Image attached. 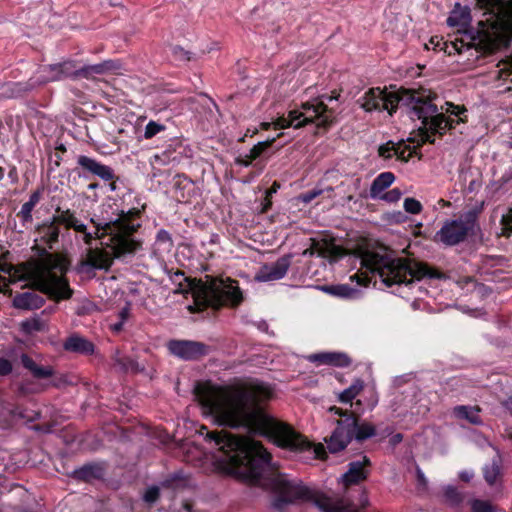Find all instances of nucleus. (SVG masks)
<instances>
[{"label":"nucleus","instance_id":"7","mask_svg":"<svg viewBox=\"0 0 512 512\" xmlns=\"http://www.w3.org/2000/svg\"><path fill=\"white\" fill-rule=\"evenodd\" d=\"M477 5L486 18L479 22L480 28L473 37L476 49L492 53L508 46L512 42V0H477Z\"/></svg>","mask_w":512,"mask_h":512},{"label":"nucleus","instance_id":"49","mask_svg":"<svg viewBox=\"0 0 512 512\" xmlns=\"http://www.w3.org/2000/svg\"><path fill=\"white\" fill-rule=\"evenodd\" d=\"M39 201H40V193L38 191H36L30 195V198L27 201V203H29L35 207Z\"/></svg>","mask_w":512,"mask_h":512},{"label":"nucleus","instance_id":"1","mask_svg":"<svg viewBox=\"0 0 512 512\" xmlns=\"http://www.w3.org/2000/svg\"><path fill=\"white\" fill-rule=\"evenodd\" d=\"M206 438L218 447L221 454L217 460L228 474L252 483L266 480L276 494L273 506L278 510L302 502H312L322 512H346L352 507V503L344 498L334 501L302 481L281 473L260 442L223 431L208 432Z\"/></svg>","mask_w":512,"mask_h":512},{"label":"nucleus","instance_id":"27","mask_svg":"<svg viewBox=\"0 0 512 512\" xmlns=\"http://www.w3.org/2000/svg\"><path fill=\"white\" fill-rule=\"evenodd\" d=\"M323 290L330 295L343 299H357L361 296L359 289L353 288L348 284L324 286Z\"/></svg>","mask_w":512,"mask_h":512},{"label":"nucleus","instance_id":"61","mask_svg":"<svg viewBox=\"0 0 512 512\" xmlns=\"http://www.w3.org/2000/svg\"><path fill=\"white\" fill-rule=\"evenodd\" d=\"M508 145L510 148H512V137L510 138L509 142H508Z\"/></svg>","mask_w":512,"mask_h":512},{"label":"nucleus","instance_id":"57","mask_svg":"<svg viewBox=\"0 0 512 512\" xmlns=\"http://www.w3.org/2000/svg\"><path fill=\"white\" fill-rule=\"evenodd\" d=\"M123 322L119 321L118 323L113 324L112 328L114 331H120L122 329Z\"/></svg>","mask_w":512,"mask_h":512},{"label":"nucleus","instance_id":"45","mask_svg":"<svg viewBox=\"0 0 512 512\" xmlns=\"http://www.w3.org/2000/svg\"><path fill=\"white\" fill-rule=\"evenodd\" d=\"M12 371V364L9 360L0 358V375H7Z\"/></svg>","mask_w":512,"mask_h":512},{"label":"nucleus","instance_id":"20","mask_svg":"<svg viewBox=\"0 0 512 512\" xmlns=\"http://www.w3.org/2000/svg\"><path fill=\"white\" fill-rule=\"evenodd\" d=\"M45 299L35 291H27L15 295L13 306L22 310H33L43 306Z\"/></svg>","mask_w":512,"mask_h":512},{"label":"nucleus","instance_id":"21","mask_svg":"<svg viewBox=\"0 0 512 512\" xmlns=\"http://www.w3.org/2000/svg\"><path fill=\"white\" fill-rule=\"evenodd\" d=\"M52 219L59 226L63 224L67 229H73L74 231H85V224L80 222L75 213L69 209L62 210L57 208Z\"/></svg>","mask_w":512,"mask_h":512},{"label":"nucleus","instance_id":"54","mask_svg":"<svg viewBox=\"0 0 512 512\" xmlns=\"http://www.w3.org/2000/svg\"><path fill=\"white\" fill-rule=\"evenodd\" d=\"M417 477H418V481L420 483L425 484L426 479H425L424 473L420 469L417 470Z\"/></svg>","mask_w":512,"mask_h":512},{"label":"nucleus","instance_id":"48","mask_svg":"<svg viewBox=\"0 0 512 512\" xmlns=\"http://www.w3.org/2000/svg\"><path fill=\"white\" fill-rule=\"evenodd\" d=\"M313 453L315 454V457L319 459H324L326 455L325 447L322 444H318L313 447Z\"/></svg>","mask_w":512,"mask_h":512},{"label":"nucleus","instance_id":"37","mask_svg":"<svg viewBox=\"0 0 512 512\" xmlns=\"http://www.w3.org/2000/svg\"><path fill=\"white\" fill-rule=\"evenodd\" d=\"M403 206L405 211L411 214H418L422 210L421 203L414 198H406Z\"/></svg>","mask_w":512,"mask_h":512},{"label":"nucleus","instance_id":"55","mask_svg":"<svg viewBox=\"0 0 512 512\" xmlns=\"http://www.w3.org/2000/svg\"><path fill=\"white\" fill-rule=\"evenodd\" d=\"M391 441L393 444H397L399 442L402 441V435L401 434H395L392 438H391Z\"/></svg>","mask_w":512,"mask_h":512},{"label":"nucleus","instance_id":"59","mask_svg":"<svg viewBox=\"0 0 512 512\" xmlns=\"http://www.w3.org/2000/svg\"><path fill=\"white\" fill-rule=\"evenodd\" d=\"M507 405H508V409L510 410V412L512 414V396L509 398Z\"/></svg>","mask_w":512,"mask_h":512},{"label":"nucleus","instance_id":"2","mask_svg":"<svg viewBox=\"0 0 512 512\" xmlns=\"http://www.w3.org/2000/svg\"><path fill=\"white\" fill-rule=\"evenodd\" d=\"M272 396V388L259 382L247 383L233 389L204 385L195 387V397L202 413L213 417L219 425L235 429L244 427L292 452L311 449L312 444L306 438L265 412L263 405Z\"/></svg>","mask_w":512,"mask_h":512},{"label":"nucleus","instance_id":"42","mask_svg":"<svg viewBox=\"0 0 512 512\" xmlns=\"http://www.w3.org/2000/svg\"><path fill=\"white\" fill-rule=\"evenodd\" d=\"M401 191L398 188L391 189L390 191L384 193L379 197L387 202L394 203L397 202L401 198Z\"/></svg>","mask_w":512,"mask_h":512},{"label":"nucleus","instance_id":"19","mask_svg":"<svg viewBox=\"0 0 512 512\" xmlns=\"http://www.w3.org/2000/svg\"><path fill=\"white\" fill-rule=\"evenodd\" d=\"M369 464L370 461L366 456H363L362 460L351 462L348 471L342 476L344 484L346 486L357 484L366 479L367 471H365L364 467Z\"/></svg>","mask_w":512,"mask_h":512},{"label":"nucleus","instance_id":"15","mask_svg":"<svg viewBox=\"0 0 512 512\" xmlns=\"http://www.w3.org/2000/svg\"><path fill=\"white\" fill-rule=\"evenodd\" d=\"M311 248L316 255L329 259L330 261H337L346 255V250L339 245H336L333 240L328 239H311Z\"/></svg>","mask_w":512,"mask_h":512},{"label":"nucleus","instance_id":"10","mask_svg":"<svg viewBox=\"0 0 512 512\" xmlns=\"http://www.w3.org/2000/svg\"><path fill=\"white\" fill-rule=\"evenodd\" d=\"M339 94L322 95L314 103L306 102L302 104L303 111L292 110L288 117H280L275 122L277 129H284L290 126L300 128L309 123H315L318 127L327 128L335 120V112L328 108L325 101L338 100Z\"/></svg>","mask_w":512,"mask_h":512},{"label":"nucleus","instance_id":"28","mask_svg":"<svg viewBox=\"0 0 512 512\" xmlns=\"http://www.w3.org/2000/svg\"><path fill=\"white\" fill-rule=\"evenodd\" d=\"M312 362H319L322 364H332L336 366H346L349 364L347 356L338 353H321L313 354L309 357Z\"/></svg>","mask_w":512,"mask_h":512},{"label":"nucleus","instance_id":"53","mask_svg":"<svg viewBox=\"0 0 512 512\" xmlns=\"http://www.w3.org/2000/svg\"><path fill=\"white\" fill-rule=\"evenodd\" d=\"M182 507L187 512H192L193 511V505L189 501H184L182 503Z\"/></svg>","mask_w":512,"mask_h":512},{"label":"nucleus","instance_id":"14","mask_svg":"<svg viewBox=\"0 0 512 512\" xmlns=\"http://www.w3.org/2000/svg\"><path fill=\"white\" fill-rule=\"evenodd\" d=\"M40 83L62 80L75 75V67L72 62L46 65L40 68Z\"/></svg>","mask_w":512,"mask_h":512},{"label":"nucleus","instance_id":"38","mask_svg":"<svg viewBox=\"0 0 512 512\" xmlns=\"http://www.w3.org/2000/svg\"><path fill=\"white\" fill-rule=\"evenodd\" d=\"M164 129L165 127L163 125L156 123L154 121H150L145 127L144 137L146 139H150L159 132L163 131Z\"/></svg>","mask_w":512,"mask_h":512},{"label":"nucleus","instance_id":"6","mask_svg":"<svg viewBox=\"0 0 512 512\" xmlns=\"http://www.w3.org/2000/svg\"><path fill=\"white\" fill-rule=\"evenodd\" d=\"M68 265L64 256L44 251L38 258H31L17 265L0 263V271L8 274L12 282L26 281L30 288L60 301L71 298L73 294L64 277Z\"/></svg>","mask_w":512,"mask_h":512},{"label":"nucleus","instance_id":"18","mask_svg":"<svg viewBox=\"0 0 512 512\" xmlns=\"http://www.w3.org/2000/svg\"><path fill=\"white\" fill-rule=\"evenodd\" d=\"M38 235L37 241L45 244L49 249H53L54 245L58 242L60 229L56 222L51 218L40 224L36 228Z\"/></svg>","mask_w":512,"mask_h":512},{"label":"nucleus","instance_id":"43","mask_svg":"<svg viewBox=\"0 0 512 512\" xmlns=\"http://www.w3.org/2000/svg\"><path fill=\"white\" fill-rule=\"evenodd\" d=\"M159 495H160L159 488L156 486H153L146 490V492L144 494V500L147 503L152 504L157 501V499L159 498Z\"/></svg>","mask_w":512,"mask_h":512},{"label":"nucleus","instance_id":"22","mask_svg":"<svg viewBox=\"0 0 512 512\" xmlns=\"http://www.w3.org/2000/svg\"><path fill=\"white\" fill-rule=\"evenodd\" d=\"M364 383L362 380L357 379L355 380L347 389L342 391L339 394V401L341 403H349L350 407L353 408L352 410H358L360 411V408L362 406L361 400H357L356 402H352L354 398H356L359 393L363 390Z\"/></svg>","mask_w":512,"mask_h":512},{"label":"nucleus","instance_id":"50","mask_svg":"<svg viewBox=\"0 0 512 512\" xmlns=\"http://www.w3.org/2000/svg\"><path fill=\"white\" fill-rule=\"evenodd\" d=\"M473 475L472 471H462L460 472L459 477L461 480L469 482L473 478Z\"/></svg>","mask_w":512,"mask_h":512},{"label":"nucleus","instance_id":"56","mask_svg":"<svg viewBox=\"0 0 512 512\" xmlns=\"http://www.w3.org/2000/svg\"><path fill=\"white\" fill-rule=\"evenodd\" d=\"M313 255H316V254L311 247L308 249H305L303 251V256H313Z\"/></svg>","mask_w":512,"mask_h":512},{"label":"nucleus","instance_id":"12","mask_svg":"<svg viewBox=\"0 0 512 512\" xmlns=\"http://www.w3.org/2000/svg\"><path fill=\"white\" fill-rule=\"evenodd\" d=\"M167 347L171 354L183 360H196L208 353L205 344L191 340H171Z\"/></svg>","mask_w":512,"mask_h":512},{"label":"nucleus","instance_id":"34","mask_svg":"<svg viewBox=\"0 0 512 512\" xmlns=\"http://www.w3.org/2000/svg\"><path fill=\"white\" fill-rule=\"evenodd\" d=\"M483 472H484V478L487 481V483L492 485L495 483L500 470H499V466L495 462H492L491 464L485 465V467L483 468Z\"/></svg>","mask_w":512,"mask_h":512},{"label":"nucleus","instance_id":"60","mask_svg":"<svg viewBox=\"0 0 512 512\" xmlns=\"http://www.w3.org/2000/svg\"><path fill=\"white\" fill-rule=\"evenodd\" d=\"M452 21H453V18H451V17H450V18H448V23H449L450 25H454V23H452Z\"/></svg>","mask_w":512,"mask_h":512},{"label":"nucleus","instance_id":"46","mask_svg":"<svg viewBox=\"0 0 512 512\" xmlns=\"http://www.w3.org/2000/svg\"><path fill=\"white\" fill-rule=\"evenodd\" d=\"M321 191L314 190V191H308L306 193H303L301 195V199L305 203L311 202L313 199H315L318 195H320Z\"/></svg>","mask_w":512,"mask_h":512},{"label":"nucleus","instance_id":"31","mask_svg":"<svg viewBox=\"0 0 512 512\" xmlns=\"http://www.w3.org/2000/svg\"><path fill=\"white\" fill-rule=\"evenodd\" d=\"M115 65L112 61H105L103 63L85 66L80 70H75V74H81L85 77L92 76L94 74H103L105 71L112 70Z\"/></svg>","mask_w":512,"mask_h":512},{"label":"nucleus","instance_id":"3","mask_svg":"<svg viewBox=\"0 0 512 512\" xmlns=\"http://www.w3.org/2000/svg\"><path fill=\"white\" fill-rule=\"evenodd\" d=\"M358 103L366 112L387 111L389 115H392L398 106L410 108V117H416L423 124V127L419 128L420 140L416 147L426 142L434 143L435 139L429 131L432 134L443 135L447 130L454 128L455 124L466 121L462 116L466 112L464 107L446 102L445 106L439 109L431 99L416 96L414 91L403 88H370L358 99Z\"/></svg>","mask_w":512,"mask_h":512},{"label":"nucleus","instance_id":"17","mask_svg":"<svg viewBox=\"0 0 512 512\" xmlns=\"http://www.w3.org/2000/svg\"><path fill=\"white\" fill-rule=\"evenodd\" d=\"M415 148L413 150L410 149L409 146L404 144V141H400L398 143H394L393 141H389L378 148L379 156L389 159L393 155L397 157L402 162H408L412 157Z\"/></svg>","mask_w":512,"mask_h":512},{"label":"nucleus","instance_id":"29","mask_svg":"<svg viewBox=\"0 0 512 512\" xmlns=\"http://www.w3.org/2000/svg\"><path fill=\"white\" fill-rule=\"evenodd\" d=\"M113 361L115 368L121 372H139L143 370L135 360L121 354L119 351L114 354Z\"/></svg>","mask_w":512,"mask_h":512},{"label":"nucleus","instance_id":"58","mask_svg":"<svg viewBox=\"0 0 512 512\" xmlns=\"http://www.w3.org/2000/svg\"><path fill=\"white\" fill-rule=\"evenodd\" d=\"M278 187H279V185H277L276 183H274V184H273V186H272V188H271V190L269 191V194L276 192V190H277V188H278Z\"/></svg>","mask_w":512,"mask_h":512},{"label":"nucleus","instance_id":"62","mask_svg":"<svg viewBox=\"0 0 512 512\" xmlns=\"http://www.w3.org/2000/svg\"><path fill=\"white\" fill-rule=\"evenodd\" d=\"M408 141L414 142L415 140L412 138H408Z\"/></svg>","mask_w":512,"mask_h":512},{"label":"nucleus","instance_id":"16","mask_svg":"<svg viewBox=\"0 0 512 512\" xmlns=\"http://www.w3.org/2000/svg\"><path fill=\"white\" fill-rule=\"evenodd\" d=\"M77 164L86 172L101 178L104 181L114 179V171L107 165L101 164L93 158L80 155L77 158Z\"/></svg>","mask_w":512,"mask_h":512},{"label":"nucleus","instance_id":"32","mask_svg":"<svg viewBox=\"0 0 512 512\" xmlns=\"http://www.w3.org/2000/svg\"><path fill=\"white\" fill-rule=\"evenodd\" d=\"M102 469L100 466L95 464L84 465L81 468L74 471V476L77 479L89 481L93 478L101 476Z\"/></svg>","mask_w":512,"mask_h":512},{"label":"nucleus","instance_id":"44","mask_svg":"<svg viewBox=\"0 0 512 512\" xmlns=\"http://www.w3.org/2000/svg\"><path fill=\"white\" fill-rule=\"evenodd\" d=\"M501 223L503 226L502 230L504 234L509 235L510 233H512V213L503 216Z\"/></svg>","mask_w":512,"mask_h":512},{"label":"nucleus","instance_id":"26","mask_svg":"<svg viewBox=\"0 0 512 512\" xmlns=\"http://www.w3.org/2000/svg\"><path fill=\"white\" fill-rule=\"evenodd\" d=\"M273 141L274 139L259 142L258 144L254 145L247 154L238 156L236 158V163L244 167L250 166L254 160L259 158L260 155L271 146Z\"/></svg>","mask_w":512,"mask_h":512},{"label":"nucleus","instance_id":"40","mask_svg":"<svg viewBox=\"0 0 512 512\" xmlns=\"http://www.w3.org/2000/svg\"><path fill=\"white\" fill-rule=\"evenodd\" d=\"M473 512H494L492 506L482 500H474L471 504Z\"/></svg>","mask_w":512,"mask_h":512},{"label":"nucleus","instance_id":"33","mask_svg":"<svg viewBox=\"0 0 512 512\" xmlns=\"http://www.w3.org/2000/svg\"><path fill=\"white\" fill-rule=\"evenodd\" d=\"M46 386L32 381H23L18 390L21 395L36 394L45 390Z\"/></svg>","mask_w":512,"mask_h":512},{"label":"nucleus","instance_id":"47","mask_svg":"<svg viewBox=\"0 0 512 512\" xmlns=\"http://www.w3.org/2000/svg\"><path fill=\"white\" fill-rule=\"evenodd\" d=\"M173 53L178 59L189 60L188 52L181 47H174Z\"/></svg>","mask_w":512,"mask_h":512},{"label":"nucleus","instance_id":"9","mask_svg":"<svg viewBox=\"0 0 512 512\" xmlns=\"http://www.w3.org/2000/svg\"><path fill=\"white\" fill-rule=\"evenodd\" d=\"M330 412L340 416L337 427L328 440L327 448L330 452L336 453L343 450L353 438L358 441L365 440L375 434V427L369 423H359L360 411L347 410L332 406Z\"/></svg>","mask_w":512,"mask_h":512},{"label":"nucleus","instance_id":"23","mask_svg":"<svg viewBox=\"0 0 512 512\" xmlns=\"http://www.w3.org/2000/svg\"><path fill=\"white\" fill-rule=\"evenodd\" d=\"M395 180V176L392 172L380 173L372 182L370 188V197L376 199L381 197L383 192L392 185Z\"/></svg>","mask_w":512,"mask_h":512},{"label":"nucleus","instance_id":"4","mask_svg":"<svg viewBox=\"0 0 512 512\" xmlns=\"http://www.w3.org/2000/svg\"><path fill=\"white\" fill-rule=\"evenodd\" d=\"M138 217L139 211L129 210L120 211L109 221L97 222L91 218L95 231L88 232L85 225V231L77 232L83 235L82 239L86 245L91 246L94 239H100L103 240L101 244L105 247H89L82 264L96 269H108L114 258L134 254L141 247V243L134 238L140 227Z\"/></svg>","mask_w":512,"mask_h":512},{"label":"nucleus","instance_id":"25","mask_svg":"<svg viewBox=\"0 0 512 512\" xmlns=\"http://www.w3.org/2000/svg\"><path fill=\"white\" fill-rule=\"evenodd\" d=\"M20 360L23 367L29 370L37 379H45L53 375V369L50 366H39L26 354H22Z\"/></svg>","mask_w":512,"mask_h":512},{"label":"nucleus","instance_id":"36","mask_svg":"<svg viewBox=\"0 0 512 512\" xmlns=\"http://www.w3.org/2000/svg\"><path fill=\"white\" fill-rule=\"evenodd\" d=\"M444 496L451 505H458L462 501V495L453 486H447L444 489Z\"/></svg>","mask_w":512,"mask_h":512},{"label":"nucleus","instance_id":"13","mask_svg":"<svg viewBox=\"0 0 512 512\" xmlns=\"http://www.w3.org/2000/svg\"><path fill=\"white\" fill-rule=\"evenodd\" d=\"M291 265V257L285 255L277 261L263 265L256 273L255 279L259 282H270L282 279Z\"/></svg>","mask_w":512,"mask_h":512},{"label":"nucleus","instance_id":"8","mask_svg":"<svg viewBox=\"0 0 512 512\" xmlns=\"http://www.w3.org/2000/svg\"><path fill=\"white\" fill-rule=\"evenodd\" d=\"M191 285V294L194 304L188 308L190 311H201L207 307L219 309L225 305L236 306L242 301V294L237 282L230 279L205 277Z\"/></svg>","mask_w":512,"mask_h":512},{"label":"nucleus","instance_id":"52","mask_svg":"<svg viewBox=\"0 0 512 512\" xmlns=\"http://www.w3.org/2000/svg\"><path fill=\"white\" fill-rule=\"evenodd\" d=\"M359 504L361 507H366L368 505V498H367L365 492H362L360 494Z\"/></svg>","mask_w":512,"mask_h":512},{"label":"nucleus","instance_id":"30","mask_svg":"<svg viewBox=\"0 0 512 512\" xmlns=\"http://www.w3.org/2000/svg\"><path fill=\"white\" fill-rule=\"evenodd\" d=\"M454 414L457 418L466 419L471 424H480L479 409L476 407L457 406L454 408Z\"/></svg>","mask_w":512,"mask_h":512},{"label":"nucleus","instance_id":"51","mask_svg":"<svg viewBox=\"0 0 512 512\" xmlns=\"http://www.w3.org/2000/svg\"><path fill=\"white\" fill-rule=\"evenodd\" d=\"M129 317V308L125 307L119 312V318L121 322H125Z\"/></svg>","mask_w":512,"mask_h":512},{"label":"nucleus","instance_id":"35","mask_svg":"<svg viewBox=\"0 0 512 512\" xmlns=\"http://www.w3.org/2000/svg\"><path fill=\"white\" fill-rule=\"evenodd\" d=\"M44 327L45 323L40 318L36 317L22 322V328L28 333L41 331Z\"/></svg>","mask_w":512,"mask_h":512},{"label":"nucleus","instance_id":"39","mask_svg":"<svg viewBox=\"0 0 512 512\" xmlns=\"http://www.w3.org/2000/svg\"><path fill=\"white\" fill-rule=\"evenodd\" d=\"M33 209H34V206L25 202L22 205L21 210L18 212L17 216L20 217L24 222H31Z\"/></svg>","mask_w":512,"mask_h":512},{"label":"nucleus","instance_id":"24","mask_svg":"<svg viewBox=\"0 0 512 512\" xmlns=\"http://www.w3.org/2000/svg\"><path fill=\"white\" fill-rule=\"evenodd\" d=\"M64 348L67 351L82 353V354H92L94 352V345L88 341L87 339L78 336L72 335L64 343Z\"/></svg>","mask_w":512,"mask_h":512},{"label":"nucleus","instance_id":"41","mask_svg":"<svg viewBox=\"0 0 512 512\" xmlns=\"http://www.w3.org/2000/svg\"><path fill=\"white\" fill-rule=\"evenodd\" d=\"M156 240L159 244H164L165 248L169 250L172 247V239L170 234L165 230H160L157 233Z\"/></svg>","mask_w":512,"mask_h":512},{"label":"nucleus","instance_id":"5","mask_svg":"<svg viewBox=\"0 0 512 512\" xmlns=\"http://www.w3.org/2000/svg\"><path fill=\"white\" fill-rule=\"evenodd\" d=\"M353 257L359 261V272L350 279L367 286L371 277L378 275L386 286L410 284L423 278L442 279L444 274L425 263L412 259L397 258L385 247L359 246Z\"/></svg>","mask_w":512,"mask_h":512},{"label":"nucleus","instance_id":"11","mask_svg":"<svg viewBox=\"0 0 512 512\" xmlns=\"http://www.w3.org/2000/svg\"><path fill=\"white\" fill-rule=\"evenodd\" d=\"M475 220L471 214L461 216L458 219L446 221L436 233L435 240L446 246H454L463 242L467 235L474 229Z\"/></svg>","mask_w":512,"mask_h":512}]
</instances>
